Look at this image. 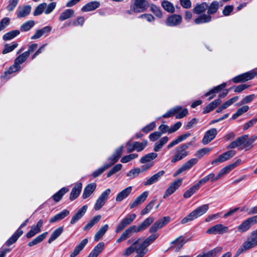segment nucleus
Instances as JSON below:
<instances>
[{"instance_id": "1", "label": "nucleus", "mask_w": 257, "mask_h": 257, "mask_svg": "<svg viewBox=\"0 0 257 257\" xmlns=\"http://www.w3.org/2000/svg\"><path fill=\"white\" fill-rule=\"evenodd\" d=\"M257 140V136L253 135L248 138V135H244L232 141L227 147V149L238 148L239 150H251L253 147V143Z\"/></svg>"}, {"instance_id": "2", "label": "nucleus", "mask_w": 257, "mask_h": 257, "mask_svg": "<svg viewBox=\"0 0 257 257\" xmlns=\"http://www.w3.org/2000/svg\"><path fill=\"white\" fill-rule=\"evenodd\" d=\"M192 144V142H189L177 147L175 149L176 154L171 159V163H175L186 158L189 154L187 149Z\"/></svg>"}, {"instance_id": "3", "label": "nucleus", "mask_w": 257, "mask_h": 257, "mask_svg": "<svg viewBox=\"0 0 257 257\" xmlns=\"http://www.w3.org/2000/svg\"><path fill=\"white\" fill-rule=\"evenodd\" d=\"M209 206L208 204H204L202 205L196 209L192 211L188 215L183 218L181 223L182 224H185L188 222L192 221L195 219H196L198 217L202 215L204 213L206 212V211L208 210Z\"/></svg>"}, {"instance_id": "4", "label": "nucleus", "mask_w": 257, "mask_h": 257, "mask_svg": "<svg viewBox=\"0 0 257 257\" xmlns=\"http://www.w3.org/2000/svg\"><path fill=\"white\" fill-rule=\"evenodd\" d=\"M149 4L147 0H134L131 5V11L135 13L145 12L148 8Z\"/></svg>"}, {"instance_id": "5", "label": "nucleus", "mask_w": 257, "mask_h": 257, "mask_svg": "<svg viewBox=\"0 0 257 257\" xmlns=\"http://www.w3.org/2000/svg\"><path fill=\"white\" fill-rule=\"evenodd\" d=\"M137 215L135 213L127 215L117 225L115 228V232L119 233L125 227L131 224L136 219Z\"/></svg>"}, {"instance_id": "6", "label": "nucleus", "mask_w": 257, "mask_h": 257, "mask_svg": "<svg viewBox=\"0 0 257 257\" xmlns=\"http://www.w3.org/2000/svg\"><path fill=\"white\" fill-rule=\"evenodd\" d=\"M257 246V241L250 235V238H248L237 250L236 253L239 255L245 251Z\"/></svg>"}, {"instance_id": "7", "label": "nucleus", "mask_w": 257, "mask_h": 257, "mask_svg": "<svg viewBox=\"0 0 257 257\" xmlns=\"http://www.w3.org/2000/svg\"><path fill=\"white\" fill-rule=\"evenodd\" d=\"M228 227L222 224H217L208 229L206 233L209 234H223L228 232Z\"/></svg>"}, {"instance_id": "8", "label": "nucleus", "mask_w": 257, "mask_h": 257, "mask_svg": "<svg viewBox=\"0 0 257 257\" xmlns=\"http://www.w3.org/2000/svg\"><path fill=\"white\" fill-rule=\"evenodd\" d=\"M198 162L197 158H192L187 161L181 166L173 174L174 177L177 176L181 173L190 169Z\"/></svg>"}, {"instance_id": "9", "label": "nucleus", "mask_w": 257, "mask_h": 257, "mask_svg": "<svg viewBox=\"0 0 257 257\" xmlns=\"http://www.w3.org/2000/svg\"><path fill=\"white\" fill-rule=\"evenodd\" d=\"M236 154L234 150H230L224 152L219 155L218 157L211 162L212 165H217L219 163L225 162L229 159L232 158Z\"/></svg>"}, {"instance_id": "10", "label": "nucleus", "mask_w": 257, "mask_h": 257, "mask_svg": "<svg viewBox=\"0 0 257 257\" xmlns=\"http://www.w3.org/2000/svg\"><path fill=\"white\" fill-rule=\"evenodd\" d=\"M123 149V146H120L115 150L113 154L108 159L109 163L105 164L108 166V168L117 162L122 154Z\"/></svg>"}, {"instance_id": "11", "label": "nucleus", "mask_w": 257, "mask_h": 257, "mask_svg": "<svg viewBox=\"0 0 257 257\" xmlns=\"http://www.w3.org/2000/svg\"><path fill=\"white\" fill-rule=\"evenodd\" d=\"M183 179L181 178L174 181L166 190L163 198H165L172 194L181 185Z\"/></svg>"}, {"instance_id": "12", "label": "nucleus", "mask_w": 257, "mask_h": 257, "mask_svg": "<svg viewBox=\"0 0 257 257\" xmlns=\"http://www.w3.org/2000/svg\"><path fill=\"white\" fill-rule=\"evenodd\" d=\"M28 221V219L22 223L17 230L12 235V236L7 241L6 245L8 246L11 245L14 243L18 240L19 237L23 234V231L21 228L26 225L27 222Z\"/></svg>"}, {"instance_id": "13", "label": "nucleus", "mask_w": 257, "mask_h": 257, "mask_svg": "<svg viewBox=\"0 0 257 257\" xmlns=\"http://www.w3.org/2000/svg\"><path fill=\"white\" fill-rule=\"evenodd\" d=\"M182 21V17L179 15H172L166 20V24L169 27H175L181 24Z\"/></svg>"}, {"instance_id": "14", "label": "nucleus", "mask_w": 257, "mask_h": 257, "mask_svg": "<svg viewBox=\"0 0 257 257\" xmlns=\"http://www.w3.org/2000/svg\"><path fill=\"white\" fill-rule=\"evenodd\" d=\"M217 131L215 128H212L208 130L205 133L202 139V143L204 145H206L212 141L216 136Z\"/></svg>"}, {"instance_id": "15", "label": "nucleus", "mask_w": 257, "mask_h": 257, "mask_svg": "<svg viewBox=\"0 0 257 257\" xmlns=\"http://www.w3.org/2000/svg\"><path fill=\"white\" fill-rule=\"evenodd\" d=\"M251 79H252V75L249 71L233 77L232 80L234 83H237L244 82Z\"/></svg>"}, {"instance_id": "16", "label": "nucleus", "mask_w": 257, "mask_h": 257, "mask_svg": "<svg viewBox=\"0 0 257 257\" xmlns=\"http://www.w3.org/2000/svg\"><path fill=\"white\" fill-rule=\"evenodd\" d=\"M87 208V205H85L80 208L72 217L70 223L74 224L80 219L86 213Z\"/></svg>"}, {"instance_id": "17", "label": "nucleus", "mask_w": 257, "mask_h": 257, "mask_svg": "<svg viewBox=\"0 0 257 257\" xmlns=\"http://www.w3.org/2000/svg\"><path fill=\"white\" fill-rule=\"evenodd\" d=\"M148 195L149 193L148 191L144 192L138 196L133 203L129 204L130 208L133 209L144 202L147 199Z\"/></svg>"}, {"instance_id": "18", "label": "nucleus", "mask_w": 257, "mask_h": 257, "mask_svg": "<svg viewBox=\"0 0 257 257\" xmlns=\"http://www.w3.org/2000/svg\"><path fill=\"white\" fill-rule=\"evenodd\" d=\"M51 30L52 28L49 26L44 27L41 29L37 30L35 34L33 35V39H39L42 36H47L50 33Z\"/></svg>"}, {"instance_id": "19", "label": "nucleus", "mask_w": 257, "mask_h": 257, "mask_svg": "<svg viewBox=\"0 0 257 257\" xmlns=\"http://www.w3.org/2000/svg\"><path fill=\"white\" fill-rule=\"evenodd\" d=\"M226 86V83H223L221 84L220 85H219L217 86L214 87L213 88L211 89L210 91L206 92L204 94V96L205 97H207L208 96H210L209 97V98L208 99V100L209 101L215 96L216 93L220 91L222 89H223L224 87H225Z\"/></svg>"}, {"instance_id": "20", "label": "nucleus", "mask_w": 257, "mask_h": 257, "mask_svg": "<svg viewBox=\"0 0 257 257\" xmlns=\"http://www.w3.org/2000/svg\"><path fill=\"white\" fill-rule=\"evenodd\" d=\"M100 6L99 2L92 1L87 3L81 8V11L84 12L92 11L98 8Z\"/></svg>"}, {"instance_id": "21", "label": "nucleus", "mask_w": 257, "mask_h": 257, "mask_svg": "<svg viewBox=\"0 0 257 257\" xmlns=\"http://www.w3.org/2000/svg\"><path fill=\"white\" fill-rule=\"evenodd\" d=\"M132 186H128L120 192L116 197V202H121L126 198L132 191Z\"/></svg>"}, {"instance_id": "22", "label": "nucleus", "mask_w": 257, "mask_h": 257, "mask_svg": "<svg viewBox=\"0 0 257 257\" xmlns=\"http://www.w3.org/2000/svg\"><path fill=\"white\" fill-rule=\"evenodd\" d=\"M96 185L94 183L88 184L84 188L83 194L82 198L85 199L88 198L96 189Z\"/></svg>"}, {"instance_id": "23", "label": "nucleus", "mask_w": 257, "mask_h": 257, "mask_svg": "<svg viewBox=\"0 0 257 257\" xmlns=\"http://www.w3.org/2000/svg\"><path fill=\"white\" fill-rule=\"evenodd\" d=\"M82 187L81 183H78L72 188L70 194V200L73 201L76 199L79 195Z\"/></svg>"}, {"instance_id": "24", "label": "nucleus", "mask_w": 257, "mask_h": 257, "mask_svg": "<svg viewBox=\"0 0 257 257\" xmlns=\"http://www.w3.org/2000/svg\"><path fill=\"white\" fill-rule=\"evenodd\" d=\"M165 171L163 170L160 171L158 173H156L149 179H148L145 183V186L151 185L155 183L158 182L160 178L164 175Z\"/></svg>"}, {"instance_id": "25", "label": "nucleus", "mask_w": 257, "mask_h": 257, "mask_svg": "<svg viewBox=\"0 0 257 257\" xmlns=\"http://www.w3.org/2000/svg\"><path fill=\"white\" fill-rule=\"evenodd\" d=\"M31 11L30 6H24L19 7L17 11V15L18 18H24L28 16Z\"/></svg>"}, {"instance_id": "26", "label": "nucleus", "mask_w": 257, "mask_h": 257, "mask_svg": "<svg viewBox=\"0 0 257 257\" xmlns=\"http://www.w3.org/2000/svg\"><path fill=\"white\" fill-rule=\"evenodd\" d=\"M187 241L181 235L171 242V247H174L176 251H179Z\"/></svg>"}, {"instance_id": "27", "label": "nucleus", "mask_w": 257, "mask_h": 257, "mask_svg": "<svg viewBox=\"0 0 257 257\" xmlns=\"http://www.w3.org/2000/svg\"><path fill=\"white\" fill-rule=\"evenodd\" d=\"M69 211L67 209H64L59 213L56 214L53 217L50 219V223H54L55 222L60 221L69 214Z\"/></svg>"}, {"instance_id": "28", "label": "nucleus", "mask_w": 257, "mask_h": 257, "mask_svg": "<svg viewBox=\"0 0 257 257\" xmlns=\"http://www.w3.org/2000/svg\"><path fill=\"white\" fill-rule=\"evenodd\" d=\"M20 69V65H11L8 70L2 75V78L8 80L10 78V75L19 71Z\"/></svg>"}, {"instance_id": "29", "label": "nucleus", "mask_w": 257, "mask_h": 257, "mask_svg": "<svg viewBox=\"0 0 257 257\" xmlns=\"http://www.w3.org/2000/svg\"><path fill=\"white\" fill-rule=\"evenodd\" d=\"M87 243L88 239L87 238L83 239L81 242L76 246L73 251L70 254V257H75L79 254Z\"/></svg>"}, {"instance_id": "30", "label": "nucleus", "mask_w": 257, "mask_h": 257, "mask_svg": "<svg viewBox=\"0 0 257 257\" xmlns=\"http://www.w3.org/2000/svg\"><path fill=\"white\" fill-rule=\"evenodd\" d=\"M104 248V243L103 242H99L94 247L87 257H97L102 251Z\"/></svg>"}, {"instance_id": "31", "label": "nucleus", "mask_w": 257, "mask_h": 257, "mask_svg": "<svg viewBox=\"0 0 257 257\" xmlns=\"http://www.w3.org/2000/svg\"><path fill=\"white\" fill-rule=\"evenodd\" d=\"M221 100L220 98L214 100L205 107L203 111V113L206 114L212 111L221 103Z\"/></svg>"}, {"instance_id": "32", "label": "nucleus", "mask_w": 257, "mask_h": 257, "mask_svg": "<svg viewBox=\"0 0 257 257\" xmlns=\"http://www.w3.org/2000/svg\"><path fill=\"white\" fill-rule=\"evenodd\" d=\"M69 191V189L67 187H63L60 190H59L58 192L55 193L51 198L55 202H59L63 196L65 194L67 193Z\"/></svg>"}, {"instance_id": "33", "label": "nucleus", "mask_w": 257, "mask_h": 257, "mask_svg": "<svg viewBox=\"0 0 257 257\" xmlns=\"http://www.w3.org/2000/svg\"><path fill=\"white\" fill-rule=\"evenodd\" d=\"M32 48V46H30L29 49L28 51L18 56L15 60L14 64H21L25 62L30 56V51Z\"/></svg>"}, {"instance_id": "34", "label": "nucleus", "mask_w": 257, "mask_h": 257, "mask_svg": "<svg viewBox=\"0 0 257 257\" xmlns=\"http://www.w3.org/2000/svg\"><path fill=\"white\" fill-rule=\"evenodd\" d=\"M158 156V154L156 153H150L147 154L144 156H143L140 161L142 164H145L148 163H151V161L155 159Z\"/></svg>"}, {"instance_id": "35", "label": "nucleus", "mask_w": 257, "mask_h": 257, "mask_svg": "<svg viewBox=\"0 0 257 257\" xmlns=\"http://www.w3.org/2000/svg\"><path fill=\"white\" fill-rule=\"evenodd\" d=\"M147 247L148 246L144 242H143L139 246H137V245H135L136 252L138 254L136 256L143 257L148 251V249L147 248Z\"/></svg>"}, {"instance_id": "36", "label": "nucleus", "mask_w": 257, "mask_h": 257, "mask_svg": "<svg viewBox=\"0 0 257 257\" xmlns=\"http://www.w3.org/2000/svg\"><path fill=\"white\" fill-rule=\"evenodd\" d=\"M219 8V3L217 1L212 2L210 5H208L207 14L209 16L215 14Z\"/></svg>"}, {"instance_id": "37", "label": "nucleus", "mask_w": 257, "mask_h": 257, "mask_svg": "<svg viewBox=\"0 0 257 257\" xmlns=\"http://www.w3.org/2000/svg\"><path fill=\"white\" fill-rule=\"evenodd\" d=\"M212 17L208 14H203L194 20V22L197 25L207 23L211 21Z\"/></svg>"}, {"instance_id": "38", "label": "nucleus", "mask_w": 257, "mask_h": 257, "mask_svg": "<svg viewBox=\"0 0 257 257\" xmlns=\"http://www.w3.org/2000/svg\"><path fill=\"white\" fill-rule=\"evenodd\" d=\"M207 7L208 4L205 2L197 4L193 9V12L198 15L200 14L204 13L207 10Z\"/></svg>"}, {"instance_id": "39", "label": "nucleus", "mask_w": 257, "mask_h": 257, "mask_svg": "<svg viewBox=\"0 0 257 257\" xmlns=\"http://www.w3.org/2000/svg\"><path fill=\"white\" fill-rule=\"evenodd\" d=\"M101 218V216L100 215H96L94 216L84 227V230H88L92 227L95 224L99 222Z\"/></svg>"}, {"instance_id": "40", "label": "nucleus", "mask_w": 257, "mask_h": 257, "mask_svg": "<svg viewBox=\"0 0 257 257\" xmlns=\"http://www.w3.org/2000/svg\"><path fill=\"white\" fill-rule=\"evenodd\" d=\"M153 217H149L144 220L139 225V229L141 231L146 229L154 221Z\"/></svg>"}, {"instance_id": "41", "label": "nucleus", "mask_w": 257, "mask_h": 257, "mask_svg": "<svg viewBox=\"0 0 257 257\" xmlns=\"http://www.w3.org/2000/svg\"><path fill=\"white\" fill-rule=\"evenodd\" d=\"M169 140V138L167 136L164 137L161 140L157 142L154 145V150L155 152L159 151L163 146L167 143Z\"/></svg>"}, {"instance_id": "42", "label": "nucleus", "mask_w": 257, "mask_h": 257, "mask_svg": "<svg viewBox=\"0 0 257 257\" xmlns=\"http://www.w3.org/2000/svg\"><path fill=\"white\" fill-rule=\"evenodd\" d=\"M141 238H139L135 240L132 245L126 248L124 252H123V255L124 256H128L132 254L133 252L136 251L135 250V245H137L139 241H140Z\"/></svg>"}, {"instance_id": "43", "label": "nucleus", "mask_w": 257, "mask_h": 257, "mask_svg": "<svg viewBox=\"0 0 257 257\" xmlns=\"http://www.w3.org/2000/svg\"><path fill=\"white\" fill-rule=\"evenodd\" d=\"M74 14V12L72 9H67L63 12H62L59 18V20L60 21H63L66 19L71 18Z\"/></svg>"}, {"instance_id": "44", "label": "nucleus", "mask_w": 257, "mask_h": 257, "mask_svg": "<svg viewBox=\"0 0 257 257\" xmlns=\"http://www.w3.org/2000/svg\"><path fill=\"white\" fill-rule=\"evenodd\" d=\"M20 32L19 30H13L6 33L3 37V39L4 41L11 40L20 34Z\"/></svg>"}, {"instance_id": "45", "label": "nucleus", "mask_w": 257, "mask_h": 257, "mask_svg": "<svg viewBox=\"0 0 257 257\" xmlns=\"http://www.w3.org/2000/svg\"><path fill=\"white\" fill-rule=\"evenodd\" d=\"M63 228L62 227H59L56 229L51 234V235L48 239V242L51 243L52 241L55 240L63 232Z\"/></svg>"}, {"instance_id": "46", "label": "nucleus", "mask_w": 257, "mask_h": 257, "mask_svg": "<svg viewBox=\"0 0 257 257\" xmlns=\"http://www.w3.org/2000/svg\"><path fill=\"white\" fill-rule=\"evenodd\" d=\"M108 229V224H105L102 226L98 231L96 233L94 236V240L98 241L101 237L105 233Z\"/></svg>"}, {"instance_id": "47", "label": "nucleus", "mask_w": 257, "mask_h": 257, "mask_svg": "<svg viewBox=\"0 0 257 257\" xmlns=\"http://www.w3.org/2000/svg\"><path fill=\"white\" fill-rule=\"evenodd\" d=\"M200 187L197 183L185 191L183 194L185 198H188L190 197L195 192L199 189Z\"/></svg>"}, {"instance_id": "48", "label": "nucleus", "mask_w": 257, "mask_h": 257, "mask_svg": "<svg viewBox=\"0 0 257 257\" xmlns=\"http://www.w3.org/2000/svg\"><path fill=\"white\" fill-rule=\"evenodd\" d=\"M161 6L165 11L169 13H173L175 12V8L173 5L169 1H162Z\"/></svg>"}, {"instance_id": "49", "label": "nucleus", "mask_w": 257, "mask_h": 257, "mask_svg": "<svg viewBox=\"0 0 257 257\" xmlns=\"http://www.w3.org/2000/svg\"><path fill=\"white\" fill-rule=\"evenodd\" d=\"M251 226L246 219L237 227V230L241 233L248 231Z\"/></svg>"}, {"instance_id": "50", "label": "nucleus", "mask_w": 257, "mask_h": 257, "mask_svg": "<svg viewBox=\"0 0 257 257\" xmlns=\"http://www.w3.org/2000/svg\"><path fill=\"white\" fill-rule=\"evenodd\" d=\"M222 249L221 247H217L202 254L203 257H215L216 254L222 250Z\"/></svg>"}, {"instance_id": "51", "label": "nucleus", "mask_w": 257, "mask_h": 257, "mask_svg": "<svg viewBox=\"0 0 257 257\" xmlns=\"http://www.w3.org/2000/svg\"><path fill=\"white\" fill-rule=\"evenodd\" d=\"M133 144L135 150H137V152H141L146 147L148 141L147 140H144L143 142H134Z\"/></svg>"}, {"instance_id": "52", "label": "nucleus", "mask_w": 257, "mask_h": 257, "mask_svg": "<svg viewBox=\"0 0 257 257\" xmlns=\"http://www.w3.org/2000/svg\"><path fill=\"white\" fill-rule=\"evenodd\" d=\"M249 109V107L247 105H244L241 107L238 108L236 112L232 116V118L235 119L238 116L242 115L243 113L247 112Z\"/></svg>"}, {"instance_id": "53", "label": "nucleus", "mask_w": 257, "mask_h": 257, "mask_svg": "<svg viewBox=\"0 0 257 257\" xmlns=\"http://www.w3.org/2000/svg\"><path fill=\"white\" fill-rule=\"evenodd\" d=\"M209 180L211 182H213L215 181L214 173H210L209 175H207L205 177L203 178L202 179L200 180L197 183V184L200 187L202 185L205 184Z\"/></svg>"}, {"instance_id": "54", "label": "nucleus", "mask_w": 257, "mask_h": 257, "mask_svg": "<svg viewBox=\"0 0 257 257\" xmlns=\"http://www.w3.org/2000/svg\"><path fill=\"white\" fill-rule=\"evenodd\" d=\"M18 46V43L16 42H13L11 45L6 44L5 45L4 49L3 50L2 53L3 54H6L8 53H10L13 51L15 48H16Z\"/></svg>"}, {"instance_id": "55", "label": "nucleus", "mask_w": 257, "mask_h": 257, "mask_svg": "<svg viewBox=\"0 0 257 257\" xmlns=\"http://www.w3.org/2000/svg\"><path fill=\"white\" fill-rule=\"evenodd\" d=\"M156 201L157 199L154 198L151 201H150L146 207L142 210L141 214L144 215L148 213L154 207Z\"/></svg>"}, {"instance_id": "56", "label": "nucleus", "mask_w": 257, "mask_h": 257, "mask_svg": "<svg viewBox=\"0 0 257 257\" xmlns=\"http://www.w3.org/2000/svg\"><path fill=\"white\" fill-rule=\"evenodd\" d=\"M176 107H179L180 108L178 112L175 114L176 118L181 119L184 117L188 114V111L187 108L182 109V107L180 106H176Z\"/></svg>"}, {"instance_id": "57", "label": "nucleus", "mask_w": 257, "mask_h": 257, "mask_svg": "<svg viewBox=\"0 0 257 257\" xmlns=\"http://www.w3.org/2000/svg\"><path fill=\"white\" fill-rule=\"evenodd\" d=\"M170 217L169 216L163 217L161 219L155 222V224L159 228L163 227L164 225L169 222Z\"/></svg>"}, {"instance_id": "58", "label": "nucleus", "mask_w": 257, "mask_h": 257, "mask_svg": "<svg viewBox=\"0 0 257 257\" xmlns=\"http://www.w3.org/2000/svg\"><path fill=\"white\" fill-rule=\"evenodd\" d=\"M151 11L158 18H161L163 16L160 8L157 6L152 4L150 6Z\"/></svg>"}, {"instance_id": "59", "label": "nucleus", "mask_w": 257, "mask_h": 257, "mask_svg": "<svg viewBox=\"0 0 257 257\" xmlns=\"http://www.w3.org/2000/svg\"><path fill=\"white\" fill-rule=\"evenodd\" d=\"M140 173H141V169L140 168H135L130 170L126 175L130 179H134L138 177Z\"/></svg>"}, {"instance_id": "60", "label": "nucleus", "mask_w": 257, "mask_h": 257, "mask_svg": "<svg viewBox=\"0 0 257 257\" xmlns=\"http://www.w3.org/2000/svg\"><path fill=\"white\" fill-rule=\"evenodd\" d=\"M230 171H230V169H229V168L227 166L225 167H224V168H223L222 169H221L220 170V171L219 172V173H218V174L216 176H215L214 175L215 181L219 180L223 176H224V175L227 174Z\"/></svg>"}, {"instance_id": "61", "label": "nucleus", "mask_w": 257, "mask_h": 257, "mask_svg": "<svg viewBox=\"0 0 257 257\" xmlns=\"http://www.w3.org/2000/svg\"><path fill=\"white\" fill-rule=\"evenodd\" d=\"M138 154L136 153L124 156L121 159L120 162L122 163H126L138 158Z\"/></svg>"}, {"instance_id": "62", "label": "nucleus", "mask_w": 257, "mask_h": 257, "mask_svg": "<svg viewBox=\"0 0 257 257\" xmlns=\"http://www.w3.org/2000/svg\"><path fill=\"white\" fill-rule=\"evenodd\" d=\"M212 150V148H204L198 150L195 155L199 158H201L204 155L207 154Z\"/></svg>"}, {"instance_id": "63", "label": "nucleus", "mask_w": 257, "mask_h": 257, "mask_svg": "<svg viewBox=\"0 0 257 257\" xmlns=\"http://www.w3.org/2000/svg\"><path fill=\"white\" fill-rule=\"evenodd\" d=\"M46 7V3H42L39 4L35 9L33 13L35 16H39L42 14L45 11V8Z\"/></svg>"}, {"instance_id": "64", "label": "nucleus", "mask_w": 257, "mask_h": 257, "mask_svg": "<svg viewBox=\"0 0 257 257\" xmlns=\"http://www.w3.org/2000/svg\"><path fill=\"white\" fill-rule=\"evenodd\" d=\"M180 107H174L171 109H170L169 111H168L166 113L164 114L162 116L163 118H168L174 115L175 113L178 112L180 109Z\"/></svg>"}]
</instances>
